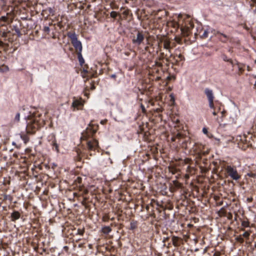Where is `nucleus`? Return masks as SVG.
Instances as JSON below:
<instances>
[{
  "instance_id": "obj_1",
  "label": "nucleus",
  "mask_w": 256,
  "mask_h": 256,
  "mask_svg": "<svg viewBox=\"0 0 256 256\" xmlns=\"http://www.w3.org/2000/svg\"><path fill=\"white\" fill-rule=\"evenodd\" d=\"M18 113H20V115L24 116L26 120V133L33 134L34 132L33 130L38 128L39 126L38 118L36 116V114L30 112L28 108H20Z\"/></svg>"
},
{
  "instance_id": "obj_2",
  "label": "nucleus",
  "mask_w": 256,
  "mask_h": 256,
  "mask_svg": "<svg viewBox=\"0 0 256 256\" xmlns=\"http://www.w3.org/2000/svg\"><path fill=\"white\" fill-rule=\"evenodd\" d=\"M68 36L70 38L72 44L76 50H78V52H82V44L80 40H78L77 36L75 32H68Z\"/></svg>"
},
{
  "instance_id": "obj_3",
  "label": "nucleus",
  "mask_w": 256,
  "mask_h": 256,
  "mask_svg": "<svg viewBox=\"0 0 256 256\" xmlns=\"http://www.w3.org/2000/svg\"><path fill=\"white\" fill-rule=\"evenodd\" d=\"M194 24L190 20H185L184 25L181 28L182 32L186 35H188L191 30L194 28Z\"/></svg>"
},
{
  "instance_id": "obj_4",
  "label": "nucleus",
  "mask_w": 256,
  "mask_h": 256,
  "mask_svg": "<svg viewBox=\"0 0 256 256\" xmlns=\"http://www.w3.org/2000/svg\"><path fill=\"white\" fill-rule=\"evenodd\" d=\"M226 170L228 176L234 180H238L240 178V176L238 174L236 168H234L230 166H226Z\"/></svg>"
},
{
  "instance_id": "obj_5",
  "label": "nucleus",
  "mask_w": 256,
  "mask_h": 256,
  "mask_svg": "<svg viewBox=\"0 0 256 256\" xmlns=\"http://www.w3.org/2000/svg\"><path fill=\"white\" fill-rule=\"evenodd\" d=\"M144 39V36L142 32H138L136 37L132 38V43L138 46L140 45Z\"/></svg>"
},
{
  "instance_id": "obj_6",
  "label": "nucleus",
  "mask_w": 256,
  "mask_h": 256,
  "mask_svg": "<svg viewBox=\"0 0 256 256\" xmlns=\"http://www.w3.org/2000/svg\"><path fill=\"white\" fill-rule=\"evenodd\" d=\"M98 146V142L96 140L92 139L87 141V147L89 150H94Z\"/></svg>"
},
{
  "instance_id": "obj_7",
  "label": "nucleus",
  "mask_w": 256,
  "mask_h": 256,
  "mask_svg": "<svg viewBox=\"0 0 256 256\" xmlns=\"http://www.w3.org/2000/svg\"><path fill=\"white\" fill-rule=\"evenodd\" d=\"M204 94L206 95L208 101L214 100V94L212 90L208 88H206L204 90Z\"/></svg>"
},
{
  "instance_id": "obj_8",
  "label": "nucleus",
  "mask_w": 256,
  "mask_h": 256,
  "mask_svg": "<svg viewBox=\"0 0 256 256\" xmlns=\"http://www.w3.org/2000/svg\"><path fill=\"white\" fill-rule=\"evenodd\" d=\"M12 220L14 222L20 218V214L18 211H14L11 214Z\"/></svg>"
},
{
  "instance_id": "obj_9",
  "label": "nucleus",
  "mask_w": 256,
  "mask_h": 256,
  "mask_svg": "<svg viewBox=\"0 0 256 256\" xmlns=\"http://www.w3.org/2000/svg\"><path fill=\"white\" fill-rule=\"evenodd\" d=\"M242 226L243 228H240V230L244 231V228L250 227V222L248 220H243L242 222Z\"/></svg>"
},
{
  "instance_id": "obj_10",
  "label": "nucleus",
  "mask_w": 256,
  "mask_h": 256,
  "mask_svg": "<svg viewBox=\"0 0 256 256\" xmlns=\"http://www.w3.org/2000/svg\"><path fill=\"white\" fill-rule=\"evenodd\" d=\"M217 34H220V36H222L224 38H222L219 37L220 40L222 42H226V40H227V39H228V36H227L226 34H222V33H221V32H217Z\"/></svg>"
},
{
  "instance_id": "obj_11",
  "label": "nucleus",
  "mask_w": 256,
  "mask_h": 256,
  "mask_svg": "<svg viewBox=\"0 0 256 256\" xmlns=\"http://www.w3.org/2000/svg\"><path fill=\"white\" fill-rule=\"evenodd\" d=\"M78 58L80 65L82 66L84 62V60L82 56V52H78Z\"/></svg>"
},
{
  "instance_id": "obj_12",
  "label": "nucleus",
  "mask_w": 256,
  "mask_h": 256,
  "mask_svg": "<svg viewBox=\"0 0 256 256\" xmlns=\"http://www.w3.org/2000/svg\"><path fill=\"white\" fill-rule=\"evenodd\" d=\"M20 138L22 140L24 144H26L29 141V138L26 134H20Z\"/></svg>"
},
{
  "instance_id": "obj_13",
  "label": "nucleus",
  "mask_w": 256,
  "mask_h": 256,
  "mask_svg": "<svg viewBox=\"0 0 256 256\" xmlns=\"http://www.w3.org/2000/svg\"><path fill=\"white\" fill-rule=\"evenodd\" d=\"M82 103L80 101L78 100H75L73 101L72 103V106L74 108H78V106H80Z\"/></svg>"
},
{
  "instance_id": "obj_14",
  "label": "nucleus",
  "mask_w": 256,
  "mask_h": 256,
  "mask_svg": "<svg viewBox=\"0 0 256 256\" xmlns=\"http://www.w3.org/2000/svg\"><path fill=\"white\" fill-rule=\"evenodd\" d=\"M112 231V229L110 226H106L102 229V232L105 234H108Z\"/></svg>"
},
{
  "instance_id": "obj_15",
  "label": "nucleus",
  "mask_w": 256,
  "mask_h": 256,
  "mask_svg": "<svg viewBox=\"0 0 256 256\" xmlns=\"http://www.w3.org/2000/svg\"><path fill=\"white\" fill-rule=\"evenodd\" d=\"M250 232H251V230L246 231L242 234V236H244V238H246L248 239L250 236Z\"/></svg>"
},
{
  "instance_id": "obj_16",
  "label": "nucleus",
  "mask_w": 256,
  "mask_h": 256,
  "mask_svg": "<svg viewBox=\"0 0 256 256\" xmlns=\"http://www.w3.org/2000/svg\"><path fill=\"white\" fill-rule=\"evenodd\" d=\"M164 48L166 49V50H168V52H170V43L168 42H166L164 43Z\"/></svg>"
},
{
  "instance_id": "obj_17",
  "label": "nucleus",
  "mask_w": 256,
  "mask_h": 256,
  "mask_svg": "<svg viewBox=\"0 0 256 256\" xmlns=\"http://www.w3.org/2000/svg\"><path fill=\"white\" fill-rule=\"evenodd\" d=\"M222 59L225 62H230L232 65L233 66V62H232V60L231 59L228 58L227 56L224 55L222 56Z\"/></svg>"
},
{
  "instance_id": "obj_18",
  "label": "nucleus",
  "mask_w": 256,
  "mask_h": 256,
  "mask_svg": "<svg viewBox=\"0 0 256 256\" xmlns=\"http://www.w3.org/2000/svg\"><path fill=\"white\" fill-rule=\"evenodd\" d=\"M130 230H134L135 228H136L137 226H136V222H130Z\"/></svg>"
},
{
  "instance_id": "obj_19",
  "label": "nucleus",
  "mask_w": 256,
  "mask_h": 256,
  "mask_svg": "<svg viewBox=\"0 0 256 256\" xmlns=\"http://www.w3.org/2000/svg\"><path fill=\"white\" fill-rule=\"evenodd\" d=\"M14 30L15 32H16V34H17L18 36V37H20L22 36V34L20 32V30L18 28H17L16 26H14Z\"/></svg>"
},
{
  "instance_id": "obj_20",
  "label": "nucleus",
  "mask_w": 256,
  "mask_h": 256,
  "mask_svg": "<svg viewBox=\"0 0 256 256\" xmlns=\"http://www.w3.org/2000/svg\"><path fill=\"white\" fill-rule=\"evenodd\" d=\"M20 113L17 112L15 116L14 120L16 122H18L20 120Z\"/></svg>"
},
{
  "instance_id": "obj_21",
  "label": "nucleus",
  "mask_w": 256,
  "mask_h": 256,
  "mask_svg": "<svg viewBox=\"0 0 256 256\" xmlns=\"http://www.w3.org/2000/svg\"><path fill=\"white\" fill-rule=\"evenodd\" d=\"M236 240L240 242V243H242L244 242V238H242V236H238L236 238Z\"/></svg>"
},
{
  "instance_id": "obj_22",
  "label": "nucleus",
  "mask_w": 256,
  "mask_h": 256,
  "mask_svg": "<svg viewBox=\"0 0 256 256\" xmlns=\"http://www.w3.org/2000/svg\"><path fill=\"white\" fill-rule=\"evenodd\" d=\"M208 30H204V33L201 36V38H206L208 36Z\"/></svg>"
},
{
  "instance_id": "obj_23",
  "label": "nucleus",
  "mask_w": 256,
  "mask_h": 256,
  "mask_svg": "<svg viewBox=\"0 0 256 256\" xmlns=\"http://www.w3.org/2000/svg\"><path fill=\"white\" fill-rule=\"evenodd\" d=\"M43 31L47 34H48L50 32V28L48 26H44Z\"/></svg>"
},
{
  "instance_id": "obj_24",
  "label": "nucleus",
  "mask_w": 256,
  "mask_h": 256,
  "mask_svg": "<svg viewBox=\"0 0 256 256\" xmlns=\"http://www.w3.org/2000/svg\"><path fill=\"white\" fill-rule=\"evenodd\" d=\"M208 105L210 108L214 109V100H209L208 101Z\"/></svg>"
},
{
  "instance_id": "obj_25",
  "label": "nucleus",
  "mask_w": 256,
  "mask_h": 256,
  "mask_svg": "<svg viewBox=\"0 0 256 256\" xmlns=\"http://www.w3.org/2000/svg\"><path fill=\"white\" fill-rule=\"evenodd\" d=\"M117 12L114 11L112 12L110 14V16L113 18H116L117 16Z\"/></svg>"
},
{
  "instance_id": "obj_26",
  "label": "nucleus",
  "mask_w": 256,
  "mask_h": 256,
  "mask_svg": "<svg viewBox=\"0 0 256 256\" xmlns=\"http://www.w3.org/2000/svg\"><path fill=\"white\" fill-rule=\"evenodd\" d=\"M48 11L50 12V14H52V15H54V11L52 8H48Z\"/></svg>"
},
{
  "instance_id": "obj_27",
  "label": "nucleus",
  "mask_w": 256,
  "mask_h": 256,
  "mask_svg": "<svg viewBox=\"0 0 256 256\" xmlns=\"http://www.w3.org/2000/svg\"><path fill=\"white\" fill-rule=\"evenodd\" d=\"M177 56L180 60H184V56L180 54L178 55Z\"/></svg>"
},
{
  "instance_id": "obj_28",
  "label": "nucleus",
  "mask_w": 256,
  "mask_h": 256,
  "mask_svg": "<svg viewBox=\"0 0 256 256\" xmlns=\"http://www.w3.org/2000/svg\"><path fill=\"white\" fill-rule=\"evenodd\" d=\"M8 200H12V198H11V196H9V195L5 194V195L4 196V200H8Z\"/></svg>"
},
{
  "instance_id": "obj_29",
  "label": "nucleus",
  "mask_w": 256,
  "mask_h": 256,
  "mask_svg": "<svg viewBox=\"0 0 256 256\" xmlns=\"http://www.w3.org/2000/svg\"><path fill=\"white\" fill-rule=\"evenodd\" d=\"M140 108H142V112H144V113H146V108H144V106L143 104H142L140 105Z\"/></svg>"
},
{
  "instance_id": "obj_30",
  "label": "nucleus",
  "mask_w": 256,
  "mask_h": 256,
  "mask_svg": "<svg viewBox=\"0 0 256 256\" xmlns=\"http://www.w3.org/2000/svg\"><path fill=\"white\" fill-rule=\"evenodd\" d=\"M0 20H3L4 22H6L7 20V18L4 16H2L0 18Z\"/></svg>"
},
{
  "instance_id": "obj_31",
  "label": "nucleus",
  "mask_w": 256,
  "mask_h": 256,
  "mask_svg": "<svg viewBox=\"0 0 256 256\" xmlns=\"http://www.w3.org/2000/svg\"><path fill=\"white\" fill-rule=\"evenodd\" d=\"M225 110H222V112H221V118H222L224 116V114H225Z\"/></svg>"
},
{
  "instance_id": "obj_32",
  "label": "nucleus",
  "mask_w": 256,
  "mask_h": 256,
  "mask_svg": "<svg viewBox=\"0 0 256 256\" xmlns=\"http://www.w3.org/2000/svg\"><path fill=\"white\" fill-rule=\"evenodd\" d=\"M202 132L204 134H206L208 133V130L206 128H202Z\"/></svg>"
},
{
  "instance_id": "obj_33",
  "label": "nucleus",
  "mask_w": 256,
  "mask_h": 256,
  "mask_svg": "<svg viewBox=\"0 0 256 256\" xmlns=\"http://www.w3.org/2000/svg\"><path fill=\"white\" fill-rule=\"evenodd\" d=\"M53 145L55 147L56 149L58 150V144H56V142H54Z\"/></svg>"
},
{
  "instance_id": "obj_34",
  "label": "nucleus",
  "mask_w": 256,
  "mask_h": 256,
  "mask_svg": "<svg viewBox=\"0 0 256 256\" xmlns=\"http://www.w3.org/2000/svg\"><path fill=\"white\" fill-rule=\"evenodd\" d=\"M232 216L231 214H230L228 216V218L230 220L232 218Z\"/></svg>"
},
{
  "instance_id": "obj_35",
  "label": "nucleus",
  "mask_w": 256,
  "mask_h": 256,
  "mask_svg": "<svg viewBox=\"0 0 256 256\" xmlns=\"http://www.w3.org/2000/svg\"><path fill=\"white\" fill-rule=\"evenodd\" d=\"M110 77H111L112 78H116V75L115 74H112V75H111Z\"/></svg>"
},
{
  "instance_id": "obj_36",
  "label": "nucleus",
  "mask_w": 256,
  "mask_h": 256,
  "mask_svg": "<svg viewBox=\"0 0 256 256\" xmlns=\"http://www.w3.org/2000/svg\"><path fill=\"white\" fill-rule=\"evenodd\" d=\"M212 114L214 116H216L217 114V112L216 111L214 110V111L212 112Z\"/></svg>"
},
{
  "instance_id": "obj_37",
  "label": "nucleus",
  "mask_w": 256,
  "mask_h": 256,
  "mask_svg": "<svg viewBox=\"0 0 256 256\" xmlns=\"http://www.w3.org/2000/svg\"><path fill=\"white\" fill-rule=\"evenodd\" d=\"M4 44V43L2 41H0V46H2Z\"/></svg>"
},
{
  "instance_id": "obj_38",
  "label": "nucleus",
  "mask_w": 256,
  "mask_h": 256,
  "mask_svg": "<svg viewBox=\"0 0 256 256\" xmlns=\"http://www.w3.org/2000/svg\"><path fill=\"white\" fill-rule=\"evenodd\" d=\"M178 18H182V14H180V15L178 16Z\"/></svg>"
},
{
  "instance_id": "obj_39",
  "label": "nucleus",
  "mask_w": 256,
  "mask_h": 256,
  "mask_svg": "<svg viewBox=\"0 0 256 256\" xmlns=\"http://www.w3.org/2000/svg\"><path fill=\"white\" fill-rule=\"evenodd\" d=\"M177 136L178 137V138H180L181 136V135L180 134H177Z\"/></svg>"
},
{
  "instance_id": "obj_40",
  "label": "nucleus",
  "mask_w": 256,
  "mask_h": 256,
  "mask_svg": "<svg viewBox=\"0 0 256 256\" xmlns=\"http://www.w3.org/2000/svg\"><path fill=\"white\" fill-rule=\"evenodd\" d=\"M84 72H88V71L86 70H84Z\"/></svg>"
},
{
  "instance_id": "obj_41",
  "label": "nucleus",
  "mask_w": 256,
  "mask_h": 256,
  "mask_svg": "<svg viewBox=\"0 0 256 256\" xmlns=\"http://www.w3.org/2000/svg\"><path fill=\"white\" fill-rule=\"evenodd\" d=\"M0 72H3V71H2V70L0 68Z\"/></svg>"
},
{
  "instance_id": "obj_42",
  "label": "nucleus",
  "mask_w": 256,
  "mask_h": 256,
  "mask_svg": "<svg viewBox=\"0 0 256 256\" xmlns=\"http://www.w3.org/2000/svg\"><path fill=\"white\" fill-rule=\"evenodd\" d=\"M101 123H102V124H104V121H102V122H101Z\"/></svg>"
},
{
  "instance_id": "obj_43",
  "label": "nucleus",
  "mask_w": 256,
  "mask_h": 256,
  "mask_svg": "<svg viewBox=\"0 0 256 256\" xmlns=\"http://www.w3.org/2000/svg\"><path fill=\"white\" fill-rule=\"evenodd\" d=\"M92 89H94V86H93L92 87Z\"/></svg>"
},
{
  "instance_id": "obj_44",
  "label": "nucleus",
  "mask_w": 256,
  "mask_h": 256,
  "mask_svg": "<svg viewBox=\"0 0 256 256\" xmlns=\"http://www.w3.org/2000/svg\"><path fill=\"white\" fill-rule=\"evenodd\" d=\"M52 22L49 23V24H48V25H49V26H50V25H52Z\"/></svg>"
},
{
  "instance_id": "obj_45",
  "label": "nucleus",
  "mask_w": 256,
  "mask_h": 256,
  "mask_svg": "<svg viewBox=\"0 0 256 256\" xmlns=\"http://www.w3.org/2000/svg\"><path fill=\"white\" fill-rule=\"evenodd\" d=\"M216 120H217L218 122H219V120H218V118H216Z\"/></svg>"
},
{
  "instance_id": "obj_46",
  "label": "nucleus",
  "mask_w": 256,
  "mask_h": 256,
  "mask_svg": "<svg viewBox=\"0 0 256 256\" xmlns=\"http://www.w3.org/2000/svg\"><path fill=\"white\" fill-rule=\"evenodd\" d=\"M95 132H96L94 130H93L92 133L94 134V133H95Z\"/></svg>"
}]
</instances>
